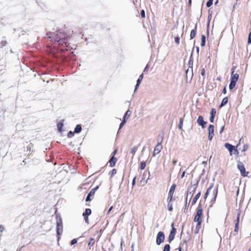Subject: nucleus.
Returning a JSON list of instances; mask_svg holds the SVG:
<instances>
[{
	"mask_svg": "<svg viewBox=\"0 0 251 251\" xmlns=\"http://www.w3.org/2000/svg\"><path fill=\"white\" fill-rule=\"evenodd\" d=\"M48 37L54 45V47L59 48L61 51L71 50L72 49L68 43V36L66 33L60 30L49 33Z\"/></svg>",
	"mask_w": 251,
	"mask_h": 251,
	"instance_id": "1",
	"label": "nucleus"
},
{
	"mask_svg": "<svg viewBox=\"0 0 251 251\" xmlns=\"http://www.w3.org/2000/svg\"><path fill=\"white\" fill-rule=\"evenodd\" d=\"M203 210L202 204L199 203L196 210V213L195 215L194 221L197 223H202V218L203 217Z\"/></svg>",
	"mask_w": 251,
	"mask_h": 251,
	"instance_id": "2",
	"label": "nucleus"
},
{
	"mask_svg": "<svg viewBox=\"0 0 251 251\" xmlns=\"http://www.w3.org/2000/svg\"><path fill=\"white\" fill-rule=\"evenodd\" d=\"M237 168L240 172L241 175L243 177L247 176L249 174V172H246L245 166L243 162L240 161H237Z\"/></svg>",
	"mask_w": 251,
	"mask_h": 251,
	"instance_id": "3",
	"label": "nucleus"
},
{
	"mask_svg": "<svg viewBox=\"0 0 251 251\" xmlns=\"http://www.w3.org/2000/svg\"><path fill=\"white\" fill-rule=\"evenodd\" d=\"M165 238V234L163 231H159L156 238V244L157 245H161L163 243Z\"/></svg>",
	"mask_w": 251,
	"mask_h": 251,
	"instance_id": "4",
	"label": "nucleus"
},
{
	"mask_svg": "<svg viewBox=\"0 0 251 251\" xmlns=\"http://www.w3.org/2000/svg\"><path fill=\"white\" fill-rule=\"evenodd\" d=\"M163 136H164V135H163L161 136V139L160 141H159L158 139L157 140L158 143H157V145L154 148V151H153V153L152 154L153 156H155L156 154H157L161 151L162 149L161 144L163 141Z\"/></svg>",
	"mask_w": 251,
	"mask_h": 251,
	"instance_id": "5",
	"label": "nucleus"
},
{
	"mask_svg": "<svg viewBox=\"0 0 251 251\" xmlns=\"http://www.w3.org/2000/svg\"><path fill=\"white\" fill-rule=\"evenodd\" d=\"M172 229L170 231L168 241L169 243H171L175 239L176 234V229L174 226V223L171 224Z\"/></svg>",
	"mask_w": 251,
	"mask_h": 251,
	"instance_id": "6",
	"label": "nucleus"
},
{
	"mask_svg": "<svg viewBox=\"0 0 251 251\" xmlns=\"http://www.w3.org/2000/svg\"><path fill=\"white\" fill-rule=\"evenodd\" d=\"M99 186L98 185V186H96L95 188H94L91 190V191L89 192V193L88 194V195L86 198L85 201L86 202L90 201L92 200V199L93 198L95 194L96 191L99 189Z\"/></svg>",
	"mask_w": 251,
	"mask_h": 251,
	"instance_id": "7",
	"label": "nucleus"
},
{
	"mask_svg": "<svg viewBox=\"0 0 251 251\" xmlns=\"http://www.w3.org/2000/svg\"><path fill=\"white\" fill-rule=\"evenodd\" d=\"M198 182H199L198 181L195 184L193 185V186H191L190 187L188 188L187 192V194H186V200H187L188 194L191 195V198H192V197L194 195V193H195L197 185L198 184Z\"/></svg>",
	"mask_w": 251,
	"mask_h": 251,
	"instance_id": "8",
	"label": "nucleus"
},
{
	"mask_svg": "<svg viewBox=\"0 0 251 251\" xmlns=\"http://www.w3.org/2000/svg\"><path fill=\"white\" fill-rule=\"evenodd\" d=\"M176 188V184L174 183L171 186L170 190L168 193V197L167 200L169 201H175V199L173 198V195Z\"/></svg>",
	"mask_w": 251,
	"mask_h": 251,
	"instance_id": "9",
	"label": "nucleus"
},
{
	"mask_svg": "<svg viewBox=\"0 0 251 251\" xmlns=\"http://www.w3.org/2000/svg\"><path fill=\"white\" fill-rule=\"evenodd\" d=\"M197 122L199 126H201L202 128H204L207 124V122L204 120L203 117L201 115L199 116Z\"/></svg>",
	"mask_w": 251,
	"mask_h": 251,
	"instance_id": "10",
	"label": "nucleus"
},
{
	"mask_svg": "<svg viewBox=\"0 0 251 251\" xmlns=\"http://www.w3.org/2000/svg\"><path fill=\"white\" fill-rule=\"evenodd\" d=\"M208 140L211 141L214 136V126L213 125H209L208 127Z\"/></svg>",
	"mask_w": 251,
	"mask_h": 251,
	"instance_id": "11",
	"label": "nucleus"
},
{
	"mask_svg": "<svg viewBox=\"0 0 251 251\" xmlns=\"http://www.w3.org/2000/svg\"><path fill=\"white\" fill-rule=\"evenodd\" d=\"M224 146L229 151L230 155H232L233 151L236 148L235 146L229 143H226Z\"/></svg>",
	"mask_w": 251,
	"mask_h": 251,
	"instance_id": "12",
	"label": "nucleus"
},
{
	"mask_svg": "<svg viewBox=\"0 0 251 251\" xmlns=\"http://www.w3.org/2000/svg\"><path fill=\"white\" fill-rule=\"evenodd\" d=\"M54 214L56 218V226H63L61 215L59 213H57L56 209L55 211Z\"/></svg>",
	"mask_w": 251,
	"mask_h": 251,
	"instance_id": "13",
	"label": "nucleus"
},
{
	"mask_svg": "<svg viewBox=\"0 0 251 251\" xmlns=\"http://www.w3.org/2000/svg\"><path fill=\"white\" fill-rule=\"evenodd\" d=\"M56 231L57 242H59V241L61 238V235L62 234L63 232V226H56Z\"/></svg>",
	"mask_w": 251,
	"mask_h": 251,
	"instance_id": "14",
	"label": "nucleus"
},
{
	"mask_svg": "<svg viewBox=\"0 0 251 251\" xmlns=\"http://www.w3.org/2000/svg\"><path fill=\"white\" fill-rule=\"evenodd\" d=\"M210 114V116L209 118V120L211 123H213L214 122V118H215L216 114V109L214 108H212Z\"/></svg>",
	"mask_w": 251,
	"mask_h": 251,
	"instance_id": "15",
	"label": "nucleus"
},
{
	"mask_svg": "<svg viewBox=\"0 0 251 251\" xmlns=\"http://www.w3.org/2000/svg\"><path fill=\"white\" fill-rule=\"evenodd\" d=\"M117 161V159L116 157H115V156H111L108 162L109 163V166L110 167H114L116 165Z\"/></svg>",
	"mask_w": 251,
	"mask_h": 251,
	"instance_id": "16",
	"label": "nucleus"
},
{
	"mask_svg": "<svg viewBox=\"0 0 251 251\" xmlns=\"http://www.w3.org/2000/svg\"><path fill=\"white\" fill-rule=\"evenodd\" d=\"M197 23H196V24L195 25L194 28L191 31L190 35V39H193L195 37V36L196 35V33H197Z\"/></svg>",
	"mask_w": 251,
	"mask_h": 251,
	"instance_id": "17",
	"label": "nucleus"
},
{
	"mask_svg": "<svg viewBox=\"0 0 251 251\" xmlns=\"http://www.w3.org/2000/svg\"><path fill=\"white\" fill-rule=\"evenodd\" d=\"M63 122V120H61L57 124V130L59 132H62L63 131L62 128L64 126Z\"/></svg>",
	"mask_w": 251,
	"mask_h": 251,
	"instance_id": "18",
	"label": "nucleus"
},
{
	"mask_svg": "<svg viewBox=\"0 0 251 251\" xmlns=\"http://www.w3.org/2000/svg\"><path fill=\"white\" fill-rule=\"evenodd\" d=\"M201 196V192H198L194 197L192 202V206L195 205L198 200L200 198Z\"/></svg>",
	"mask_w": 251,
	"mask_h": 251,
	"instance_id": "19",
	"label": "nucleus"
},
{
	"mask_svg": "<svg viewBox=\"0 0 251 251\" xmlns=\"http://www.w3.org/2000/svg\"><path fill=\"white\" fill-rule=\"evenodd\" d=\"M193 62H190V61H188V68L189 69V68L191 69V70H190V80H192V77L193 76Z\"/></svg>",
	"mask_w": 251,
	"mask_h": 251,
	"instance_id": "20",
	"label": "nucleus"
},
{
	"mask_svg": "<svg viewBox=\"0 0 251 251\" xmlns=\"http://www.w3.org/2000/svg\"><path fill=\"white\" fill-rule=\"evenodd\" d=\"M82 130V126L81 124H77L74 129V132L75 133L78 134L81 132Z\"/></svg>",
	"mask_w": 251,
	"mask_h": 251,
	"instance_id": "21",
	"label": "nucleus"
},
{
	"mask_svg": "<svg viewBox=\"0 0 251 251\" xmlns=\"http://www.w3.org/2000/svg\"><path fill=\"white\" fill-rule=\"evenodd\" d=\"M239 75L236 73L235 74H231L230 80L237 82L239 78Z\"/></svg>",
	"mask_w": 251,
	"mask_h": 251,
	"instance_id": "22",
	"label": "nucleus"
},
{
	"mask_svg": "<svg viewBox=\"0 0 251 251\" xmlns=\"http://www.w3.org/2000/svg\"><path fill=\"white\" fill-rule=\"evenodd\" d=\"M228 102V98L227 97H225L222 100V102L220 105V108H222V107L226 105Z\"/></svg>",
	"mask_w": 251,
	"mask_h": 251,
	"instance_id": "23",
	"label": "nucleus"
},
{
	"mask_svg": "<svg viewBox=\"0 0 251 251\" xmlns=\"http://www.w3.org/2000/svg\"><path fill=\"white\" fill-rule=\"evenodd\" d=\"M92 211L90 208H86L85 211L83 213V216H88L91 214Z\"/></svg>",
	"mask_w": 251,
	"mask_h": 251,
	"instance_id": "24",
	"label": "nucleus"
},
{
	"mask_svg": "<svg viewBox=\"0 0 251 251\" xmlns=\"http://www.w3.org/2000/svg\"><path fill=\"white\" fill-rule=\"evenodd\" d=\"M131 113V112L129 110H127L125 113V114L123 116V119L126 121L128 119Z\"/></svg>",
	"mask_w": 251,
	"mask_h": 251,
	"instance_id": "25",
	"label": "nucleus"
},
{
	"mask_svg": "<svg viewBox=\"0 0 251 251\" xmlns=\"http://www.w3.org/2000/svg\"><path fill=\"white\" fill-rule=\"evenodd\" d=\"M205 43H206V37L204 35H201V47L205 46Z\"/></svg>",
	"mask_w": 251,
	"mask_h": 251,
	"instance_id": "26",
	"label": "nucleus"
},
{
	"mask_svg": "<svg viewBox=\"0 0 251 251\" xmlns=\"http://www.w3.org/2000/svg\"><path fill=\"white\" fill-rule=\"evenodd\" d=\"M201 223H197L196 226L195 230L194 232L195 234H197L198 233H199Z\"/></svg>",
	"mask_w": 251,
	"mask_h": 251,
	"instance_id": "27",
	"label": "nucleus"
},
{
	"mask_svg": "<svg viewBox=\"0 0 251 251\" xmlns=\"http://www.w3.org/2000/svg\"><path fill=\"white\" fill-rule=\"evenodd\" d=\"M172 201H173L167 200V202H168V205H167L168 206V210L170 211H172L173 210L172 204L171 203V202Z\"/></svg>",
	"mask_w": 251,
	"mask_h": 251,
	"instance_id": "28",
	"label": "nucleus"
},
{
	"mask_svg": "<svg viewBox=\"0 0 251 251\" xmlns=\"http://www.w3.org/2000/svg\"><path fill=\"white\" fill-rule=\"evenodd\" d=\"M95 244V239L94 238H90L88 243V246L90 247L93 246Z\"/></svg>",
	"mask_w": 251,
	"mask_h": 251,
	"instance_id": "29",
	"label": "nucleus"
},
{
	"mask_svg": "<svg viewBox=\"0 0 251 251\" xmlns=\"http://www.w3.org/2000/svg\"><path fill=\"white\" fill-rule=\"evenodd\" d=\"M191 200V198H190L189 202H187V200L186 199L185 205V208L184 209V212L185 213H186L187 211V210H188V207H189V203H190Z\"/></svg>",
	"mask_w": 251,
	"mask_h": 251,
	"instance_id": "30",
	"label": "nucleus"
},
{
	"mask_svg": "<svg viewBox=\"0 0 251 251\" xmlns=\"http://www.w3.org/2000/svg\"><path fill=\"white\" fill-rule=\"evenodd\" d=\"M236 84V82H234L233 81L230 80V83L229 85V89L230 90L233 89L235 87Z\"/></svg>",
	"mask_w": 251,
	"mask_h": 251,
	"instance_id": "31",
	"label": "nucleus"
},
{
	"mask_svg": "<svg viewBox=\"0 0 251 251\" xmlns=\"http://www.w3.org/2000/svg\"><path fill=\"white\" fill-rule=\"evenodd\" d=\"M211 15H212V12H211V13H209V14H208V24L207 25V34L208 35H209V22H210V20L211 18V16H212Z\"/></svg>",
	"mask_w": 251,
	"mask_h": 251,
	"instance_id": "32",
	"label": "nucleus"
},
{
	"mask_svg": "<svg viewBox=\"0 0 251 251\" xmlns=\"http://www.w3.org/2000/svg\"><path fill=\"white\" fill-rule=\"evenodd\" d=\"M126 120H122L121 123H120V125H119V129H118V133L119 132V131L124 126V125L126 124Z\"/></svg>",
	"mask_w": 251,
	"mask_h": 251,
	"instance_id": "33",
	"label": "nucleus"
},
{
	"mask_svg": "<svg viewBox=\"0 0 251 251\" xmlns=\"http://www.w3.org/2000/svg\"><path fill=\"white\" fill-rule=\"evenodd\" d=\"M171 246L169 244H166L164 245L163 251H170Z\"/></svg>",
	"mask_w": 251,
	"mask_h": 251,
	"instance_id": "34",
	"label": "nucleus"
},
{
	"mask_svg": "<svg viewBox=\"0 0 251 251\" xmlns=\"http://www.w3.org/2000/svg\"><path fill=\"white\" fill-rule=\"evenodd\" d=\"M183 123V119L182 118H180L179 119V123L178 125V128L179 129H182Z\"/></svg>",
	"mask_w": 251,
	"mask_h": 251,
	"instance_id": "35",
	"label": "nucleus"
},
{
	"mask_svg": "<svg viewBox=\"0 0 251 251\" xmlns=\"http://www.w3.org/2000/svg\"><path fill=\"white\" fill-rule=\"evenodd\" d=\"M146 166V163L145 161H142L140 163V168L141 170H144L145 169V167Z\"/></svg>",
	"mask_w": 251,
	"mask_h": 251,
	"instance_id": "36",
	"label": "nucleus"
},
{
	"mask_svg": "<svg viewBox=\"0 0 251 251\" xmlns=\"http://www.w3.org/2000/svg\"><path fill=\"white\" fill-rule=\"evenodd\" d=\"M238 229H239V225H237V224H235V227H234V232L232 234L233 236H235L236 235V234L237 233L238 231Z\"/></svg>",
	"mask_w": 251,
	"mask_h": 251,
	"instance_id": "37",
	"label": "nucleus"
},
{
	"mask_svg": "<svg viewBox=\"0 0 251 251\" xmlns=\"http://www.w3.org/2000/svg\"><path fill=\"white\" fill-rule=\"evenodd\" d=\"M218 193V186H216V188L214 189L213 191V197L217 198Z\"/></svg>",
	"mask_w": 251,
	"mask_h": 251,
	"instance_id": "38",
	"label": "nucleus"
},
{
	"mask_svg": "<svg viewBox=\"0 0 251 251\" xmlns=\"http://www.w3.org/2000/svg\"><path fill=\"white\" fill-rule=\"evenodd\" d=\"M143 76H144L143 74H141L139 75V78L137 80L136 82L140 84L141 83V81H142V80L143 79Z\"/></svg>",
	"mask_w": 251,
	"mask_h": 251,
	"instance_id": "39",
	"label": "nucleus"
},
{
	"mask_svg": "<svg viewBox=\"0 0 251 251\" xmlns=\"http://www.w3.org/2000/svg\"><path fill=\"white\" fill-rule=\"evenodd\" d=\"M137 149H138V147H136V146H134L131 149V151H130V153H131V154H134L135 152L137 151Z\"/></svg>",
	"mask_w": 251,
	"mask_h": 251,
	"instance_id": "40",
	"label": "nucleus"
},
{
	"mask_svg": "<svg viewBox=\"0 0 251 251\" xmlns=\"http://www.w3.org/2000/svg\"><path fill=\"white\" fill-rule=\"evenodd\" d=\"M75 134V132L74 131H70L67 134V136L68 138H72L74 136Z\"/></svg>",
	"mask_w": 251,
	"mask_h": 251,
	"instance_id": "41",
	"label": "nucleus"
},
{
	"mask_svg": "<svg viewBox=\"0 0 251 251\" xmlns=\"http://www.w3.org/2000/svg\"><path fill=\"white\" fill-rule=\"evenodd\" d=\"M213 0H208L206 3V6L207 7H210L213 4Z\"/></svg>",
	"mask_w": 251,
	"mask_h": 251,
	"instance_id": "42",
	"label": "nucleus"
},
{
	"mask_svg": "<svg viewBox=\"0 0 251 251\" xmlns=\"http://www.w3.org/2000/svg\"><path fill=\"white\" fill-rule=\"evenodd\" d=\"M117 173V170L115 169H113L109 173V174L111 175V176H114Z\"/></svg>",
	"mask_w": 251,
	"mask_h": 251,
	"instance_id": "43",
	"label": "nucleus"
},
{
	"mask_svg": "<svg viewBox=\"0 0 251 251\" xmlns=\"http://www.w3.org/2000/svg\"><path fill=\"white\" fill-rule=\"evenodd\" d=\"M210 191L211 190H210V189H207L206 190V191L204 195V199L205 200H206L207 199V197L208 196V195L209 194V193H210Z\"/></svg>",
	"mask_w": 251,
	"mask_h": 251,
	"instance_id": "44",
	"label": "nucleus"
},
{
	"mask_svg": "<svg viewBox=\"0 0 251 251\" xmlns=\"http://www.w3.org/2000/svg\"><path fill=\"white\" fill-rule=\"evenodd\" d=\"M194 47H193V50L191 52V55H190V56L189 58V61L192 62H193V61H194L193 57V51H194Z\"/></svg>",
	"mask_w": 251,
	"mask_h": 251,
	"instance_id": "45",
	"label": "nucleus"
},
{
	"mask_svg": "<svg viewBox=\"0 0 251 251\" xmlns=\"http://www.w3.org/2000/svg\"><path fill=\"white\" fill-rule=\"evenodd\" d=\"M175 41L177 44H179L180 43V37L178 36H176L175 37Z\"/></svg>",
	"mask_w": 251,
	"mask_h": 251,
	"instance_id": "46",
	"label": "nucleus"
},
{
	"mask_svg": "<svg viewBox=\"0 0 251 251\" xmlns=\"http://www.w3.org/2000/svg\"><path fill=\"white\" fill-rule=\"evenodd\" d=\"M248 44H251V32H250L248 35Z\"/></svg>",
	"mask_w": 251,
	"mask_h": 251,
	"instance_id": "47",
	"label": "nucleus"
},
{
	"mask_svg": "<svg viewBox=\"0 0 251 251\" xmlns=\"http://www.w3.org/2000/svg\"><path fill=\"white\" fill-rule=\"evenodd\" d=\"M7 41L6 40H2L1 41L0 44V47L2 48L3 47L5 46L7 44Z\"/></svg>",
	"mask_w": 251,
	"mask_h": 251,
	"instance_id": "48",
	"label": "nucleus"
},
{
	"mask_svg": "<svg viewBox=\"0 0 251 251\" xmlns=\"http://www.w3.org/2000/svg\"><path fill=\"white\" fill-rule=\"evenodd\" d=\"M77 240L76 239H73L71 241L70 244L72 246L75 244L77 243Z\"/></svg>",
	"mask_w": 251,
	"mask_h": 251,
	"instance_id": "49",
	"label": "nucleus"
},
{
	"mask_svg": "<svg viewBox=\"0 0 251 251\" xmlns=\"http://www.w3.org/2000/svg\"><path fill=\"white\" fill-rule=\"evenodd\" d=\"M140 14H141V16L142 18H145L146 14H145V11L144 10L142 9L141 11Z\"/></svg>",
	"mask_w": 251,
	"mask_h": 251,
	"instance_id": "50",
	"label": "nucleus"
},
{
	"mask_svg": "<svg viewBox=\"0 0 251 251\" xmlns=\"http://www.w3.org/2000/svg\"><path fill=\"white\" fill-rule=\"evenodd\" d=\"M239 219H240V213H238L237 216V219L235 220V224H237L238 225H239Z\"/></svg>",
	"mask_w": 251,
	"mask_h": 251,
	"instance_id": "51",
	"label": "nucleus"
},
{
	"mask_svg": "<svg viewBox=\"0 0 251 251\" xmlns=\"http://www.w3.org/2000/svg\"><path fill=\"white\" fill-rule=\"evenodd\" d=\"M149 68H150V65L148 64H147L144 69L143 72L146 73V72H148Z\"/></svg>",
	"mask_w": 251,
	"mask_h": 251,
	"instance_id": "52",
	"label": "nucleus"
},
{
	"mask_svg": "<svg viewBox=\"0 0 251 251\" xmlns=\"http://www.w3.org/2000/svg\"><path fill=\"white\" fill-rule=\"evenodd\" d=\"M216 198H217L213 197L211 199V202L212 203V204H213V203H215V201H216ZM212 204H211V205L210 206V207H212Z\"/></svg>",
	"mask_w": 251,
	"mask_h": 251,
	"instance_id": "53",
	"label": "nucleus"
},
{
	"mask_svg": "<svg viewBox=\"0 0 251 251\" xmlns=\"http://www.w3.org/2000/svg\"><path fill=\"white\" fill-rule=\"evenodd\" d=\"M248 149V145H244L243 146V148L242 149V151H246Z\"/></svg>",
	"mask_w": 251,
	"mask_h": 251,
	"instance_id": "54",
	"label": "nucleus"
},
{
	"mask_svg": "<svg viewBox=\"0 0 251 251\" xmlns=\"http://www.w3.org/2000/svg\"><path fill=\"white\" fill-rule=\"evenodd\" d=\"M136 176H135L132 181V186H134L136 184Z\"/></svg>",
	"mask_w": 251,
	"mask_h": 251,
	"instance_id": "55",
	"label": "nucleus"
},
{
	"mask_svg": "<svg viewBox=\"0 0 251 251\" xmlns=\"http://www.w3.org/2000/svg\"><path fill=\"white\" fill-rule=\"evenodd\" d=\"M117 151H118V149L116 148L115 149L114 151L112 152V156H115V155L116 154V153H117Z\"/></svg>",
	"mask_w": 251,
	"mask_h": 251,
	"instance_id": "56",
	"label": "nucleus"
},
{
	"mask_svg": "<svg viewBox=\"0 0 251 251\" xmlns=\"http://www.w3.org/2000/svg\"><path fill=\"white\" fill-rule=\"evenodd\" d=\"M188 241L185 239L183 241V244H185V250H187L188 249V245H187Z\"/></svg>",
	"mask_w": 251,
	"mask_h": 251,
	"instance_id": "57",
	"label": "nucleus"
},
{
	"mask_svg": "<svg viewBox=\"0 0 251 251\" xmlns=\"http://www.w3.org/2000/svg\"><path fill=\"white\" fill-rule=\"evenodd\" d=\"M236 69V67L235 66H233L231 69V74H234V72H235V70Z\"/></svg>",
	"mask_w": 251,
	"mask_h": 251,
	"instance_id": "58",
	"label": "nucleus"
},
{
	"mask_svg": "<svg viewBox=\"0 0 251 251\" xmlns=\"http://www.w3.org/2000/svg\"><path fill=\"white\" fill-rule=\"evenodd\" d=\"M239 154V151H238L236 149V148H235V149H234V151H233V154H234V155H238Z\"/></svg>",
	"mask_w": 251,
	"mask_h": 251,
	"instance_id": "59",
	"label": "nucleus"
},
{
	"mask_svg": "<svg viewBox=\"0 0 251 251\" xmlns=\"http://www.w3.org/2000/svg\"><path fill=\"white\" fill-rule=\"evenodd\" d=\"M222 93L224 94H226V86H225L222 90Z\"/></svg>",
	"mask_w": 251,
	"mask_h": 251,
	"instance_id": "60",
	"label": "nucleus"
},
{
	"mask_svg": "<svg viewBox=\"0 0 251 251\" xmlns=\"http://www.w3.org/2000/svg\"><path fill=\"white\" fill-rule=\"evenodd\" d=\"M140 85V84L136 82V84L135 85V88H134V92L138 89Z\"/></svg>",
	"mask_w": 251,
	"mask_h": 251,
	"instance_id": "61",
	"label": "nucleus"
},
{
	"mask_svg": "<svg viewBox=\"0 0 251 251\" xmlns=\"http://www.w3.org/2000/svg\"><path fill=\"white\" fill-rule=\"evenodd\" d=\"M83 217H84V219L85 222L86 223H88V222H89L88 216H83Z\"/></svg>",
	"mask_w": 251,
	"mask_h": 251,
	"instance_id": "62",
	"label": "nucleus"
},
{
	"mask_svg": "<svg viewBox=\"0 0 251 251\" xmlns=\"http://www.w3.org/2000/svg\"><path fill=\"white\" fill-rule=\"evenodd\" d=\"M225 128V125L222 126L220 130V133H222Z\"/></svg>",
	"mask_w": 251,
	"mask_h": 251,
	"instance_id": "63",
	"label": "nucleus"
},
{
	"mask_svg": "<svg viewBox=\"0 0 251 251\" xmlns=\"http://www.w3.org/2000/svg\"><path fill=\"white\" fill-rule=\"evenodd\" d=\"M201 75L202 76H204L205 75V70L204 68H203L202 70H201Z\"/></svg>",
	"mask_w": 251,
	"mask_h": 251,
	"instance_id": "64",
	"label": "nucleus"
}]
</instances>
